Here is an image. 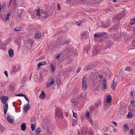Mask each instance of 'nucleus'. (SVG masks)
<instances>
[{
	"mask_svg": "<svg viewBox=\"0 0 135 135\" xmlns=\"http://www.w3.org/2000/svg\"><path fill=\"white\" fill-rule=\"evenodd\" d=\"M85 76H84L83 77V79L82 81V88L84 90H86L87 87V84L85 83Z\"/></svg>",
	"mask_w": 135,
	"mask_h": 135,
	"instance_id": "1",
	"label": "nucleus"
},
{
	"mask_svg": "<svg viewBox=\"0 0 135 135\" xmlns=\"http://www.w3.org/2000/svg\"><path fill=\"white\" fill-rule=\"evenodd\" d=\"M7 120L10 123H13L14 122V117L12 115H8L7 116Z\"/></svg>",
	"mask_w": 135,
	"mask_h": 135,
	"instance_id": "2",
	"label": "nucleus"
},
{
	"mask_svg": "<svg viewBox=\"0 0 135 135\" xmlns=\"http://www.w3.org/2000/svg\"><path fill=\"white\" fill-rule=\"evenodd\" d=\"M102 89V90L105 89L107 88V85L105 79L102 80V84L101 85Z\"/></svg>",
	"mask_w": 135,
	"mask_h": 135,
	"instance_id": "3",
	"label": "nucleus"
},
{
	"mask_svg": "<svg viewBox=\"0 0 135 135\" xmlns=\"http://www.w3.org/2000/svg\"><path fill=\"white\" fill-rule=\"evenodd\" d=\"M125 15V14L124 12V11H122L117 17V19L118 20H120L123 17H124Z\"/></svg>",
	"mask_w": 135,
	"mask_h": 135,
	"instance_id": "4",
	"label": "nucleus"
},
{
	"mask_svg": "<svg viewBox=\"0 0 135 135\" xmlns=\"http://www.w3.org/2000/svg\"><path fill=\"white\" fill-rule=\"evenodd\" d=\"M20 66L18 65H16L13 68V70L11 71L12 74H14L16 72L19 70Z\"/></svg>",
	"mask_w": 135,
	"mask_h": 135,
	"instance_id": "5",
	"label": "nucleus"
},
{
	"mask_svg": "<svg viewBox=\"0 0 135 135\" xmlns=\"http://www.w3.org/2000/svg\"><path fill=\"white\" fill-rule=\"evenodd\" d=\"M71 102L72 103V105H73L74 106L76 107L78 103V99L76 98H74L72 99L71 100Z\"/></svg>",
	"mask_w": 135,
	"mask_h": 135,
	"instance_id": "6",
	"label": "nucleus"
},
{
	"mask_svg": "<svg viewBox=\"0 0 135 135\" xmlns=\"http://www.w3.org/2000/svg\"><path fill=\"white\" fill-rule=\"evenodd\" d=\"M56 117L60 118L62 117V115L61 111L60 110L58 109L57 110H56Z\"/></svg>",
	"mask_w": 135,
	"mask_h": 135,
	"instance_id": "7",
	"label": "nucleus"
},
{
	"mask_svg": "<svg viewBox=\"0 0 135 135\" xmlns=\"http://www.w3.org/2000/svg\"><path fill=\"white\" fill-rule=\"evenodd\" d=\"M34 77L38 80L40 81L42 79V75L39 73H37L35 75Z\"/></svg>",
	"mask_w": 135,
	"mask_h": 135,
	"instance_id": "8",
	"label": "nucleus"
},
{
	"mask_svg": "<svg viewBox=\"0 0 135 135\" xmlns=\"http://www.w3.org/2000/svg\"><path fill=\"white\" fill-rule=\"evenodd\" d=\"M99 52V51L97 50L96 49H94L92 52V56L93 57H96L98 55V53Z\"/></svg>",
	"mask_w": 135,
	"mask_h": 135,
	"instance_id": "9",
	"label": "nucleus"
},
{
	"mask_svg": "<svg viewBox=\"0 0 135 135\" xmlns=\"http://www.w3.org/2000/svg\"><path fill=\"white\" fill-rule=\"evenodd\" d=\"M1 99L2 103L3 104H6L8 99V97L7 96H3L1 97Z\"/></svg>",
	"mask_w": 135,
	"mask_h": 135,
	"instance_id": "10",
	"label": "nucleus"
},
{
	"mask_svg": "<svg viewBox=\"0 0 135 135\" xmlns=\"http://www.w3.org/2000/svg\"><path fill=\"white\" fill-rule=\"evenodd\" d=\"M50 82L48 83L46 85V87L48 88L53 85L55 83V81L52 79L50 80Z\"/></svg>",
	"mask_w": 135,
	"mask_h": 135,
	"instance_id": "11",
	"label": "nucleus"
},
{
	"mask_svg": "<svg viewBox=\"0 0 135 135\" xmlns=\"http://www.w3.org/2000/svg\"><path fill=\"white\" fill-rule=\"evenodd\" d=\"M76 3L75 1L74 0H68L67 1V3L70 6L74 5Z\"/></svg>",
	"mask_w": 135,
	"mask_h": 135,
	"instance_id": "12",
	"label": "nucleus"
},
{
	"mask_svg": "<svg viewBox=\"0 0 135 135\" xmlns=\"http://www.w3.org/2000/svg\"><path fill=\"white\" fill-rule=\"evenodd\" d=\"M90 46H88L87 47H85L84 49V55L85 56H87L88 54V51L89 49L90 48Z\"/></svg>",
	"mask_w": 135,
	"mask_h": 135,
	"instance_id": "13",
	"label": "nucleus"
},
{
	"mask_svg": "<svg viewBox=\"0 0 135 135\" xmlns=\"http://www.w3.org/2000/svg\"><path fill=\"white\" fill-rule=\"evenodd\" d=\"M46 64V61H42L41 62H39L37 66V68L38 69H39L40 68V67L42 65H43Z\"/></svg>",
	"mask_w": 135,
	"mask_h": 135,
	"instance_id": "14",
	"label": "nucleus"
},
{
	"mask_svg": "<svg viewBox=\"0 0 135 135\" xmlns=\"http://www.w3.org/2000/svg\"><path fill=\"white\" fill-rule=\"evenodd\" d=\"M29 107L30 106L29 104V103H28L27 104H26L25 105V106L23 108V110L25 113L27 112Z\"/></svg>",
	"mask_w": 135,
	"mask_h": 135,
	"instance_id": "15",
	"label": "nucleus"
},
{
	"mask_svg": "<svg viewBox=\"0 0 135 135\" xmlns=\"http://www.w3.org/2000/svg\"><path fill=\"white\" fill-rule=\"evenodd\" d=\"M41 33L39 32H36L35 35V38L37 39L39 38L41 36Z\"/></svg>",
	"mask_w": 135,
	"mask_h": 135,
	"instance_id": "16",
	"label": "nucleus"
},
{
	"mask_svg": "<svg viewBox=\"0 0 135 135\" xmlns=\"http://www.w3.org/2000/svg\"><path fill=\"white\" fill-rule=\"evenodd\" d=\"M112 98L111 96L109 95H108L107 97L106 103H110L111 101Z\"/></svg>",
	"mask_w": 135,
	"mask_h": 135,
	"instance_id": "17",
	"label": "nucleus"
},
{
	"mask_svg": "<svg viewBox=\"0 0 135 135\" xmlns=\"http://www.w3.org/2000/svg\"><path fill=\"white\" fill-rule=\"evenodd\" d=\"M8 106L7 103L5 104H4L3 106L4 110V114L5 115L6 114V112L7 111V108H8Z\"/></svg>",
	"mask_w": 135,
	"mask_h": 135,
	"instance_id": "18",
	"label": "nucleus"
},
{
	"mask_svg": "<svg viewBox=\"0 0 135 135\" xmlns=\"http://www.w3.org/2000/svg\"><path fill=\"white\" fill-rule=\"evenodd\" d=\"M106 34V33L105 32H104L100 34H94V36L95 37H99L103 36L105 35Z\"/></svg>",
	"mask_w": 135,
	"mask_h": 135,
	"instance_id": "19",
	"label": "nucleus"
},
{
	"mask_svg": "<svg viewBox=\"0 0 135 135\" xmlns=\"http://www.w3.org/2000/svg\"><path fill=\"white\" fill-rule=\"evenodd\" d=\"M9 56L10 57H13L14 55V52L12 49H10L8 51Z\"/></svg>",
	"mask_w": 135,
	"mask_h": 135,
	"instance_id": "20",
	"label": "nucleus"
},
{
	"mask_svg": "<svg viewBox=\"0 0 135 135\" xmlns=\"http://www.w3.org/2000/svg\"><path fill=\"white\" fill-rule=\"evenodd\" d=\"M45 95L44 92L42 91H41V94L39 96V97L40 99H43L45 98Z\"/></svg>",
	"mask_w": 135,
	"mask_h": 135,
	"instance_id": "21",
	"label": "nucleus"
},
{
	"mask_svg": "<svg viewBox=\"0 0 135 135\" xmlns=\"http://www.w3.org/2000/svg\"><path fill=\"white\" fill-rule=\"evenodd\" d=\"M117 85V83L116 82L114 81V79L113 81V83L112 84V85H111V87L112 89L114 90L115 89V88L116 87V85Z\"/></svg>",
	"mask_w": 135,
	"mask_h": 135,
	"instance_id": "22",
	"label": "nucleus"
},
{
	"mask_svg": "<svg viewBox=\"0 0 135 135\" xmlns=\"http://www.w3.org/2000/svg\"><path fill=\"white\" fill-rule=\"evenodd\" d=\"M21 130L23 131H24L25 130L26 127L25 124L24 123H23L21 125Z\"/></svg>",
	"mask_w": 135,
	"mask_h": 135,
	"instance_id": "23",
	"label": "nucleus"
},
{
	"mask_svg": "<svg viewBox=\"0 0 135 135\" xmlns=\"http://www.w3.org/2000/svg\"><path fill=\"white\" fill-rule=\"evenodd\" d=\"M22 29V27L21 26L17 27L14 28V30L16 31H20Z\"/></svg>",
	"mask_w": 135,
	"mask_h": 135,
	"instance_id": "24",
	"label": "nucleus"
},
{
	"mask_svg": "<svg viewBox=\"0 0 135 135\" xmlns=\"http://www.w3.org/2000/svg\"><path fill=\"white\" fill-rule=\"evenodd\" d=\"M113 9L111 7H110L107 8L106 10L105 11L106 12L108 13L110 12L111 11H112Z\"/></svg>",
	"mask_w": 135,
	"mask_h": 135,
	"instance_id": "25",
	"label": "nucleus"
},
{
	"mask_svg": "<svg viewBox=\"0 0 135 135\" xmlns=\"http://www.w3.org/2000/svg\"><path fill=\"white\" fill-rule=\"evenodd\" d=\"M54 129V127L52 125H50L49 127H48V130L49 131H52Z\"/></svg>",
	"mask_w": 135,
	"mask_h": 135,
	"instance_id": "26",
	"label": "nucleus"
},
{
	"mask_svg": "<svg viewBox=\"0 0 135 135\" xmlns=\"http://www.w3.org/2000/svg\"><path fill=\"white\" fill-rule=\"evenodd\" d=\"M41 131V130L40 128L36 129L35 131V133L36 134L39 133Z\"/></svg>",
	"mask_w": 135,
	"mask_h": 135,
	"instance_id": "27",
	"label": "nucleus"
},
{
	"mask_svg": "<svg viewBox=\"0 0 135 135\" xmlns=\"http://www.w3.org/2000/svg\"><path fill=\"white\" fill-rule=\"evenodd\" d=\"M132 70V68L131 67H127L125 68V70L127 71H130Z\"/></svg>",
	"mask_w": 135,
	"mask_h": 135,
	"instance_id": "28",
	"label": "nucleus"
},
{
	"mask_svg": "<svg viewBox=\"0 0 135 135\" xmlns=\"http://www.w3.org/2000/svg\"><path fill=\"white\" fill-rule=\"evenodd\" d=\"M135 22V18H133L130 21V24L131 25H133L134 24Z\"/></svg>",
	"mask_w": 135,
	"mask_h": 135,
	"instance_id": "29",
	"label": "nucleus"
},
{
	"mask_svg": "<svg viewBox=\"0 0 135 135\" xmlns=\"http://www.w3.org/2000/svg\"><path fill=\"white\" fill-rule=\"evenodd\" d=\"M11 15L10 13H8L6 16V17L5 18V20L6 21H7L9 18V17Z\"/></svg>",
	"mask_w": 135,
	"mask_h": 135,
	"instance_id": "30",
	"label": "nucleus"
},
{
	"mask_svg": "<svg viewBox=\"0 0 135 135\" xmlns=\"http://www.w3.org/2000/svg\"><path fill=\"white\" fill-rule=\"evenodd\" d=\"M35 126L33 124H32L31 126V128L32 131H33L35 128Z\"/></svg>",
	"mask_w": 135,
	"mask_h": 135,
	"instance_id": "31",
	"label": "nucleus"
},
{
	"mask_svg": "<svg viewBox=\"0 0 135 135\" xmlns=\"http://www.w3.org/2000/svg\"><path fill=\"white\" fill-rule=\"evenodd\" d=\"M85 116L86 117L88 118H89L90 117V115L88 111H86V113Z\"/></svg>",
	"mask_w": 135,
	"mask_h": 135,
	"instance_id": "32",
	"label": "nucleus"
},
{
	"mask_svg": "<svg viewBox=\"0 0 135 135\" xmlns=\"http://www.w3.org/2000/svg\"><path fill=\"white\" fill-rule=\"evenodd\" d=\"M132 114L131 113H128L127 115V117L128 118H131L132 117Z\"/></svg>",
	"mask_w": 135,
	"mask_h": 135,
	"instance_id": "33",
	"label": "nucleus"
},
{
	"mask_svg": "<svg viewBox=\"0 0 135 135\" xmlns=\"http://www.w3.org/2000/svg\"><path fill=\"white\" fill-rule=\"evenodd\" d=\"M50 66L51 67V69H52V71L53 72L54 71V67L52 64H51Z\"/></svg>",
	"mask_w": 135,
	"mask_h": 135,
	"instance_id": "34",
	"label": "nucleus"
},
{
	"mask_svg": "<svg viewBox=\"0 0 135 135\" xmlns=\"http://www.w3.org/2000/svg\"><path fill=\"white\" fill-rule=\"evenodd\" d=\"M81 23V21L79 20L76 22V24L78 26L80 25Z\"/></svg>",
	"mask_w": 135,
	"mask_h": 135,
	"instance_id": "35",
	"label": "nucleus"
},
{
	"mask_svg": "<svg viewBox=\"0 0 135 135\" xmlns=\"http://www.w3.org/2000/svg\"><path fill=\"white\" fill-rule=\"evenodd\" d=\"M37 15L38 16H40V9H38L36 11Z\"/></svg>",
	"mask_w": 135,
	"mask_h": 135,
	"instance_id": "36",
	"label": "nucleus"
},
{
	"mask_svg": "<svg viewBox=\"0 0 135 135\" xmlns=\"http://www.w3.org/2000/svg\"><path fill=\"white\" fill-rule=\"evenodd\" d=\"M124 129L125 130L127 131L129 129V128L127 124H125L124 125Z\"/></svg>",
	"mask_w": 135,
	"mask_h": 135,
	"instance_id": "37",
	"label": "nucleus"
},
{
	"mask_svg": "<svg viewBox=\"0 0 135 135\" xmlns=\"http://www.w3.org/2000/svg\"><path fill=\"white\" fill-rule=\"evenodd\" d=\"M5 130V128L4 127L1 126L0 127V132H2V131Z\"/></svg>",
	"mask_w": 135,
	"mask_h": 135,
	"instance_id": "38",
	"label": "nucleus"
},
{
	"mask_svg": "<svg viewBox=\"0 0 135 135\" xmlns=\"http://www.w3.org/2000/svg\"><path fill=\"white\" fill-rule=\"evenodd\" d=\"M131 44L135 48V40H134L132 42Z\"/></svg>",
	"mask_w": 135,
	"mask_h": 135,
	"instance_id": "39",
	"label": "nucleus"
},
{
	"mask_svg": "<svg viewBox=\"0 0 135 135\" xmlns=\"http://www.w3.org/2000/svg\"><path fill=\"white\" fill-rule=\"evenodd\" d=\"M93 68V66H91L90 65H88V66L86 67V69L87 70H88L89 69L91 68Z\"/></svg>",
	"mask_w": 135,
	"mask_h": 135,
	"instance_id": "40",
	"label": "nucleus"
},
{
	"mask_svg": "<svg viewBox=\"0 0 135 135\" xmlns=\"http://www.w3.org/2000/svg\"><path fill=\"white\" fill-rule=\"evenodd\" d=\"M134 90H131V92H130V94L131 96H133V94H134Z\"/></svg>",
	"mask_w": 135,
	"mask_h": 135,
	"instance_id": "41",
	"label": "nucleus"
},
{
	"mask_svg": "<svg viewBox=\"0 0 135 135\" xmlns=\"http://www.w3.org/2000/svg\"><path fill=\"white\" fill-rule=\"evenodd\" d=\"M4 73L5 75L7 77L8 76V75L7 72V71H6V70L4 71Z\"/></svg>",
	"mask_w": 135,
	"mask_h": 135,
	"instance_id": "42",
	"label": "nucleus"
},
{
	"mask_svg": "<svg viewBox=\"0 0 135 135\" xmlns=\"http://www.w3.org/2000/svg\"><path fill=\"white\" fill-rule=\"evenodd\" d=\"M77 114L76 113L73 112V116L74 118H76L77 117Z\"/></svg>",
	"mask_w": 135,
	"mask_h": 135,
	"instance_id": "43",
	"label": "nucleus"
},
{
	"mask_svg": "<svg viewBox=\"0 0 135 135\" xmlns=\"http://www.w3.org/2000/svg\"><path fill=\"white\" fill-rule=\"evenodd\" d=\"M23 97L27 101H28V102H29V99L27 98V97L25 95H24Z\"/></svg>",
	"mask_w": 135,
	"mask_h": 135,
	"instance_id": "44",
	"label": "nucleus"
},
{
	"mask_svg": "<svg viewBox=\"0 0 135 135\" xmlns=\"http://www.w3.org/2000/svg\"><path fill=\"white\" fill-rule=\"evenodd\" d=\"M57 9L58 10H60L61 9V8H60V4L59 3H58V4H57Z\"/></svg>",
	"mask_w": 135,
	"mask_h": 135,
	"instance_id": "45",
	"label": "nucleus"
},
{
	"mask_svg": "<svg viewBox=\"0 0 135 135\" xmlns=\"http://www.w3.org/2000/svg\"><path fill=\"white\" fill-rule=\"evenodd\" d=\"M112 123L115 125V126H118V124H117L114 121H112Z\"/></svg>",
	"mask_w": 135,
	"mask_h": 135,
	"instance_id": "46",
	"label": "nucleus"
},
{
	"mask_svg": "<svg viewBox=\"0 0 135 135\" xmlns=\"http://www.w3.org/2000/svg\"><path fill=\"white\" fill-rule=\"evenodd\" d=\"M24 94H18L17 95H16V96H23Z\"/></svg>",
	"mask_w": 135,
	"mask_h": 135,
	"instance_id": "47",
	"label": "nucleus"
},
{
	"mask_svg": "<svg viewBox=\"0 0 135 135\" xmlns=\"http://www.w3.org/2000/svg\"><path fill=\"white\" fill-rule=\"evenodd\" d=\"M130 133L131 134H133V129H131L130 131Z\"/></svg>",
	"mask_w": 135,
	"mask_h": 135,
	"instance_id": "48",
	"label": "nucleus"
},
{
	"mask_svg": "<svg viewBox=\"0 0 135 135\" xmlns=\"http://www.w3.org/2000/svg\"><path fill=\"white\" fill-rule=\"evenodd\" d=\"M80 69H81V68H79L78 69H77V73H79L80 71Z\"/></svg>",
	"mask_w": 135,
	"mask_h": 135,
	"instance_id": "49",
	"label": "nucleus"
},
{
	"mask_svg": "<svg viewBox=\"0 0 135 135\" xmlns=\"http://www.w3.org/2000/svg\"><path fill=\"white\" fill-rule=\"evenodd\" d=\"M134 100H132L131 101V103L132 105L134 104Z\"/></svg>",
	"mask_w": 135,
	"mask_h": 135,
	"instance_id": "50",
	"label": "nucleus"
},
{
	"mask_svg": "<svg viewBox=\"0 0 135 135\" xmlns=\"http://www.w3.org/2000/svg\"><path fill=\"white\" fill-rule=\"evenodd\" d=\"M61 55H59L56 57V58L57 59H58L60 57Z\"/></svg>",
	"mask_w": 135,
	"mask_h": 135,
	"instance_id": "51",
	"label": "nucleus"
},
{
	"mask_svg": "<svg viewBox=\"0 0 135 135\" xmlns=\"http://www.w3.org/2000/svg\"><path fill=\"white\" fill-rule=\"evenodd\" d=\"M113 131L114 132H116L117 131V130L116 129L114 128L113 129Z\"/></svg>",
	"mask_w": 135,
	"mask_h": 135,
	"instance_id": "52",
	"label": "nucleus"
},
{
	"mask_svg": "<svg viewBox=\"0 0 135 135\" xmlns=\"http://www.w3.org/2000/svg\"><path fill=\"white\" fill-rule=\"evenodd\" d=\"M103 78V76L102 75H99V78L100 79H101Z\"/></svg>",
	"mask_w": 135,
	"mask_h": 135,
	"instance_id": "53",
	"label": "nucleus"
},
{
	"mask_svg": "<svg viewBox=\"0 0 135 135\" xmlns=\"http://www.w3.org/2000/svg\"><path fill=\"white\" fill-rule=\"evenodd\" d=\"M113 1L114 2H117V0H113Z\"/></svg>",
	"mask_w": 135,
	"mask_h": 135,
	"instance_id": "54",
	"label": "nucleus"
},
{
	"mask_svg": "<svg viewBox=\"0 0 135 135\" xmlns=\"http://www.w3.org/2000/svg\"><path fill=\"white\" fill-rule=\"evenodd\" d=\"M47 16V15H46L45 16V17H46Z\"/></svg>",
	"mask_w": 135,
	"mask_h": 135,
	"instance_id": "55",
	"label": "nucleus"
},
{
	"mask_svg": "<svg viewBox=\"0 0 135 135\" xmlns=\"http://www.w3.org/2000/svg\"><path fill=\"white\" fill-rule=\"evenodd\" d=\"M72 112H73H73H74V111L73 110Z\"/></svg>",
	"mask_w": 135,
	"mask_h": 135,
	"instance_id": "56",
	"label": "nucleus"
},
{
	"mask_svg": "<svg viewBox=\"0 0 135 135\" xmlns=\"http://www.w3.org/2000/svg\"><path fill=\"white\" fill-rule=\"evenodd\" d=\"M16 6L15 7H14V8H16Z\"/></svg>",
	"mask_w": 135,
	"mask_h": 135,
	"instance_id": "57",
	"label": "nucleus"
},
{
	"mask_svg": "<svg viewBox=\"0 0 135 135\" xmlns=\"http://www.w3.org/2000/svg\"><path fill=\"white\" fill-rule=\"evenodd\" d=\"M107 27H107H104L105 28L106 27Z\"/></svg>",
	"mask_w": 135,
	"mask_h": 135,
	"instance_id": "58",
	"label": "nucleus"
}]
</instances>
